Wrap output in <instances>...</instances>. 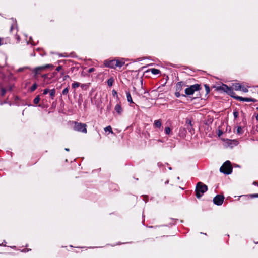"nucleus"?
Segmentation results:
<instances>
[{"label": "nucleus", "mask_w": 258, "mask_h": 258, "mask_svg": "<svg viewBox=\"0 0 258 258\" xmlns=\"http://www.w3.org/2000/svg\"><path fill=\"white\" fill-rule=\"evenodd\" d=\"M144 95L143 96V97L147 98H148L147 95H149L148 92H146V91H144Z\"/></svg>", "instance_id": "obj_32"}, {"label": "nucleus", "mask_w": 258, "mask_h": 258, "mask_svg": "<svg viewBox=\"0 0 258 258\" xmlns=\"http://www.w3.org/2000/svg\"><path fill=\"white\" fill-rule=\"evenodd\" d=\"M162 125L161 121L159 120H156L154 121V126L155 128H160Z\"/></svg>", "instance_id": "obj_12"}, {"label": "nucleus", "mask_w": 258, "mask_h": 258, "mask_svg": "<svg viewBox=\"0 0 258 258\" xmlns=\"http://www.w3.org/2000/svg\"><path fill=\"white\" fill-rule=\"evenodd\" d=\"M80 84L78 82H75L72 84V87L73 88H76L80 86Z\"/></svg>", "instance_id": "obj_20"}, {"label": "nucleus", "mask_w": 258, "mask_h": 258, "mask_svg": "<svg viewBox=\"0 0 258 258\" xmlns=\"http://www.w3.org/2000/svg\"><path fill=\"white\" fill-rule=\"evenodd\" d=\"M114 109L119 115H120L122 113V109L119 104H117L115 105Z\"/></svg>", "instance_id": "obj_11"}, {"label": "nucleus", "mask_w": 258, "mask_h": 258, "mask_svg": "<svg viewBox=\"0 0 258 258\" xmlns=\"http://www.w3.org/2000/svg\"><path fill=\"white\" fill-rule=\"evenodd\" d=\"M218 88L219 90H222L229 95H230L232 97H234L233 95L234 92H233V89L229 87L227 85L222 84L221 85L218 87Z\"/></svg>", "instance_id": "obj_5"}, {"label": "nucleus", "mask_w": 258, "mask_h": 258, "mask_svg": "<svg viewBox=\"0 0 258 258\" xmlns=\"http://www.w3.org/2000/svg\"><path fill=\"white\" fill-rule=\"evenodd\" d=\"M255 118L257 120H258V114L256 115Z\"/></svg>", "instance_id": "obj_41"}, {"label": "nucleus", "mask_w": 258, "mask_h": 258, "mask_svg": "<svg viewBox=\"0 0 258 258\" xmlns=\"http://www.w3.org/2000/svg\"><path fill=\"white\" fill-rule=\"evenodd\" d=\"M37 85L35 83L30 88V91L31 92H33L34 90H35V89L37 88Z\"/></svg>", "instance_id": "obj_21"}, {"label": "nucleus", "mask_w": 258, "mask_h": 258, "mask_svg": "<svg viewBox=\"0 0 258 258\" xmlns=\"http://www.w3.org/2000/svg\"><path fill=\"white\" fill-rule=\"evenodd\" d=\"M204 86H205V89H206V93H209V92H210V88L209 87V86L207 85H205Z\"/></svg>", "instance_id": "obj_27"}, {"label": "nucleus", "mask_w": 258, "mask_h": 258, "mask_svg": "<svg viewBox=\"0 0 258 258\" xmlns=\"http://www.w3.org/2000/svg\"><path fill=\"white\" fill-rule=\"evenodd\" d=\"M126 97H127V100L128 102H130V103H134V102L132 100L131 95L130 92L126 91Z\"/></svg>", "instance_id": "obj_13"}, {"label": "nucleus", "mask_w": 258, "mask_h": 258, "mask_svg": "<svg viewBox=\"0 0 258 258\" xmlns=\"http://www.w3.org/2000/svg\"><path fill=\"white\" fill-rule=\"evenodd\" d=\"M6 93V90L4 88H2L1 90V94L2 96H4Z\"/></svg>", "instance_id": "obj_30"}, {"label": "nucleus", "mask_w": 258, "mask_h": 258, "mask_svg": "<svg viewBox=\"0 0 258 258\" xmlns=\"http://www.w3.org/2000/svg\"><path fill=\"white\" fill-rule=\"evenodd\" d=\"M22 252H25L26 251V250H25V249H23V250H22Z\"/></svg>", "instance_id": "obj_45"}, {"label": "nucleus", "mask_w": 258, "mask_h": 258, "mask_svg": "<svg viewBox=\"0 0 258 258\" xmlns=\"http://www.w3.org/2000/svg\"><path fill=\"white\" fill-rule=\"evenodd\" d=\"M68 92H69V89L68 87L64 89L62 91V94L63 95H67L68 93Z\"/></svg>", "instance_id": "obj_26"}, {"label": "nucleus", "mask_w": 258, "mask_h": 258, "mask_svg": "<svg viewBox=\"0 0 258 258\" xmlns=\"http://www.w3.org/2000/svg\"><path fill=\"white\" fill-rule=\"evenodd\" d=\"M33 72L35 73L36 75L39 74L40 72L39 70H37V68L34 69Z\"/></svg>", "instance_id": "obj_28"}, {"label": "nucleus", "mask_w": 258, "mask_h": 258, "mask_svg": "<svg viewBox=\"0 0 258 258\" xmlns=\"http://www.w3.org/2000/svg\"><path fill=\"white\" fill-rule=\"evenodd\" d=\"M234 98H236L237 100H239L240 101H246V102H254V100L252 98H243L240 96H234Z\"/></svg>", "instance_id": "obj_9"}, {"label": "nucleus", "mask_w": 258, "mask_h": 258, "mask_svg": "<svg viewBox=\"0 0 258 258\" xmlns=\"http://www.w3.org/2000/svg\"><path fill=\"white\" fill-rule=\"evenodd\" d=\"M112 93L113 95L117 94V92L115 90H113Z\"/></svg>", "instance_id": "obj_39"}, {"label": "nucleus", "mask_w": 258, "mask_h": 258, "mask_svg": "<svg viewBox=\"0 0 258 258\" xmlns=\"http://www.w3.org/2000/svg\"><path fill=\"white\" fill-rule=\"evenodd\" d=\"M233 115H234V116L235 118H237V117H238V112H237V111H234V112H233Z\"/></svg>", "instance_id": "obj_29"}, {"label": "nucleus", "mask_w": 258, "mask_h": 258, "mask_svg": "<svg viewBox=\"0 0 258 258\" xmlns=\"http://www.w3.org/2000/svg\"><path fill=\"white\" fill-rule=\"evenodd\" d=\"M114 62L115 63V68H120L122 66H123L125 63L124 59L123 58H121L120 59H114Z\"/></svg>", "instance_id": "obj_8"}, {"label": "nucleus", "mask_w": 258, "mask_h": 258, "mask_svg": "<svg viewBox=\"0 0 258 258\" xmlns=\"http://www.w3.org/2000/svg\"><path fill=\"white\" fill-rule=\"evenodd\" d=\"M61 75H64V72H61Z\"/></svg>", "instance_id": "obj_46"}, {"label": "nucleus", "mask_w": 258, "mask_h": 258, "mask_svg": "<svg viewBox=\"0 0 258 258\" xmlns=\"http://www.w3.org/2000/svg\"><path fill=\"white\" fill-rule=\"evenodd\" d=\"M242 129L241 127H240V126L238 127L237 128V130H236L237 133L238 134H242Z\"/></svg>", "instance_id": "obj_25"}, {"label": "nucleus", "mask_w": 258, "mask_h": 258, "mask_svg": "<svg viewBox=\"0 0 258 258\" xmlns=\"http://www.w3.org/2000/svg\"><path fill=\"white\" fill-rule=\"evenodd\" d=\"M53 67V66L52 64H46V65L43 66L38 67L36 68H37V70H39L40 72H41V71H42L43 70H44V69H46L49 68H52Z\"/></svg>", "instance_id": "obj_10"}, {"label": "nucleus", "mask_w": 258, "mask_h": 258, "mask_svg": "<svg viewBox=\"0 0 258 258\" xmlns=\"http://www.w3.org/2000/svg\"><path fill=\"white\" fill-rule=\"evenodd\" d=\"M65 150L67 151H69V149L65 148Z\"/></svg>", "instance_id": "obj_43"}, {"label": "nucleus", "mask_w": 258, "mask_h": 258, "mask_svg": "<svg viewBox=\"0 0 258 258\" xmlns=\"http://www.w3.org/2000/svg\"><path fill=\"white\" fill-rule=\"evenodd\" d=\"M224 197L223 196L217 195L213 199V202L217 205H221L223 202Z\"/></svg>", "instance_id": "obj_6"}, {"label": "nucleus", "mask_w": 258, "mask_h": 258, "mask_svg": "<svg viewBox=\"0 0 258 258\" xmlns=\"http://www.w3.org/2000/svg\"><path fill=\"white\" fill-rule=\"evenodd\" d=\"M115 63L114 62V59L112 60H106L104 62V66L109 67L110 68H115Z\"/></svg>", "instance_id": "obj_7"}, {"label": "nucleus", "mask_w": 258, "mask_h": 258, "mask_svg": "<svg viewBox=\"0 0 258 258\" xmlns=\"http://www.w3.org/2000/svg\"><path fill=\"white\" fill-rule=\"evenodd\" d=\"M180 91H176L175 95L176 97H179L180 96Z\"/></svg>", "instance_id": "obj_34"}, {"label": "nucleus", "mask_w": 258, "mask_h": 258, "mask_svg": "<svg viewBox=\"0 0 258 258\" xmlns=\"http://www.w3.org/2000/svg\"><path fill=\"white\" fill-rule=\"evenodd\" d=\"M69 77V76L68 75H65L63 77V80H65Z\"/></svg>", "instance_id": "obj_38"}, {"label": "nucleus", "mask_w": 258, "mask_h": 258, "mask_svg": "<svg viewBox=\"0 0 258 258\" xmlns=\"http://www.w3.org/2000/svg\"><path fill=\"white\" fill-rule=\"evenodd\" d=\"M182 82H178L176 85V91H180L182 90Z\"/></svg>", "instance_id": "obj_14"}, {"label": "nucleus", "mask_w": 258, "mask_h": 258, "mask_svg": "<svg viewBox=\"0 0 258 258\" xmlns=\"http://www.w3.org/2000/svg\"><path fill=\"white\" fill-rule=\"evenodd\" d=\"M42 77L44 78V79H46L48 77V74H43L42 75Z\"/></svg>", "instance_id": "obj_36"}, {"label": "nucleus", "mask_w": 258, "mask_h": 258, "mask_svg": "<svg viewBox=\"0 0 258 258\" xmlns=\"http://www.w3.org/2000/svg\"><path fill=\"white\" fill-rule=\"evenodd\" d=\"M94 71V69L92 68L89 69V72L91 73V72H93Z\"/></svg>", "instance_id": "obj_37"}, {"label": "nucleus", "mask_w": 258, "mask_h": 258, "mask_svg": "<svg viewBox=\"0 0 258 258\" xmlns=\"http://www.w3.org/2000/svg\"><path fill=\"white\" fill-rule=\"evenodd\" d=\"M165 132L166 134H169L171 132V129L169 127H167L165 128Z\"/></svg>", "instance_id": "obj_24"}, {"label": "nucleus", "mask_w": 258, "mask_h": 258, "mask_svg": "<svg viewBox=\"0 0 258 258\" xmlns=\"http://www.w3.org/2000/svg\"><path fill=\"white\" fill-rule=\"evenodd\" d=\"M243 92H247L248 91L247 88L244 86H241V90Z\"/></svg>", "instance_id": "obj_23"}, {"label": "nucleus", "mask_w": 258, "mask_h": 258, "mask_svg": "<svg viewBox=\"0 0 258 258\" xmlns=\"http://www.w3.org/2000/svg\"><path fill=\"white\" fill-rule=\"evenodd\" d=\"M85 84H82V85H81V87H82V88H83V87H84V86H85Z\"/></svg>", "instance_id": "obj_44"}, {"label": "nucleus", "mask_w": 258, "mask_h": 258, "mask_svg": "<svg viewBox=\"0 0 258 258\" xmlns=\"http://www.w3.org/2000/svg\"><path fill=\"white\" fill-rule=\"evenodd\" d=\"M104 131L105 132H109L111 133H113V131L112 130V128L110 126H108L107 127H106L105 128H104Z\"/></svg>", "instance_id": "obj_18"}, {"label": "nucleus", "mask_w": 258, "mask_h": 258, "mask_svg": "<svg viewBox=\"0 0 258 258\" xmlns=\"http://www.w3.org/2000/svg\"><path fill=\"white\" fill-rule=\"evenodd\" d=\"M220 171L221 172L226 174H229L232 171V167L229 161H226L223 165L220 167Z\"/></svg>", "instance_id": "obj_2"}, {"label": "nucleus", "mask_w": 258, "mask_h": 258, "mask_svg": "<svg viewBox=\"0 0 258 258\" xmlns=\"http://www.w3.org/2000/svg\"><path fill=\"white\" fill-rule=\"evenodd\" d=\"M55 89H53L50 91V95L52 98L55 96Z\"/></svg>", "instance_id": "obj_19"}, {"label": "nucleus", "mask_w": 258, "mask_h": 258, "mask_svg": "<svg viewBox=\"0 0 258 258\" xmlns=\"http://www.w3.org/2000/svg\"><path fill=\"white\" fill-rule=\"evenodd\" d=\"M87 125L85 123H82L81 122H74V130L82 132L83 133H87Z\"/></svg>", "instance_id": "obj_3"}, {"label": "nucleus", "mask_w": 258, "mask_h": 258, "mask_svg": "<svg viewBox=\"0 0 258 258\" xmlns=\"http://www.w3.org/2000/svg\"><path fill=\"white\" fill-rule=\"evenodd\" d=\"M40 97H39V96H37L34 99V103L35 104H37L39 103V101H40Z\"/></svg>", "instance_id": "obj_22"}, {"label": "nucleus", "mask_w": 258, "mask_h": 258, "mask_svg": "<svg viewBox=\"0 0 258 258\" xmlns=\"http://www.w3.org/2000/svg\"><path fill=\"white\" fill-rule=\"evenodd\" d=\"M56 74V73H54L53 75H55Z\"/></svg>", "instance_id": "obj_49"}, {"label": "nucleus", "mask_w": 258, "mask_h": 258, "mask_svg": "<svg viewBox=\"0 0 258 258\" xmlns=\"http://www.w3.org/2000/svg\"><path fill=\"white\" fill-rule=\"evenodd\" d=\"M233 88L236 91L240 90L241 89V85L239 83H236L233 85Z\"/></svg>", "instance_id": "obj_15"}, {"label": "nucleus", "mask_w": 258, "mask_h": 258, "mask_svg": "<svg viewBox=\"0 0 258 258\" xmlns=\"http://www.w3.org/2000/svg\"><path fill=\"white\" fill-rule=\"evenodd\" d=\"M2 39L0 38V45H1L2 44Z\"/></svg>", "instance_id": "obj_42"}, {"label": "nucleus", "mask_w": 258, "mask_h": 258, "mask_svg": "<svg viewBox=\"0 0 258 258\" xmlns=\"http://www.w3.org/2000/svg\"><path fill=\"white\" fill-rule=\"evenodd\" d=\"M150 71L154 75H157L160 73V71L158 69L154 68L151 69Z\"/></svg>", "instance_id": "obj_16"}, {"label": "nucleus", "mask_w": 258, "mask_h": 258, "mask_svg": "<svg viewBox=\"0 0 258 258\" xmlns=\"http://www.w3.org/2000/svg\"><path fill=\"white\" fill-rule=\"evenodd\" d=\"M61 69H62V66H59L56 68V71L58 72V71H60L61 70Z\"/></svg>", "instance_id": "obj_33"}, {"label": "nucleus", "mask_w": 258, "mask_h": 258, "mask_svg": "<svg viewBox=\"0 0 258 258\" xmlns=\"http://www.w3.org/2000/svg\"><path fill=\"white\" fill-rule=\"evenodd\" d=\"M253 184H254V185H256V183L255 182H254L253 183Z\"/></svg>", "instance_id": "obj_47"}, {"label": "nucleus", "mask_w": 258, "mask_h": 258, "mask_svg": "<svg viewBox=\"0 0 258 258\" xmlns=\"http://www.w3.org/2000/svg\"><path fill=\"white\" fill-rule=\"evenodd\" d=\"M113 82H114V80L112 78H111L110 79H109L108 80H107V84L109 86L111 87L113 85Z\"/></svg>", "instance_id": "obj_17"}, {"label": "nucleus", "mask_w": 258, "mask_h": 258, "mask_svg": "<svg viewBox=\"0 0 258 258\" xmlns=\"http://www.w3.org/2000/svg\"><path fill=\"white\" fill-rule=\"evenodd\" d=\"M191 121H190L189 122V124H191Z\"/></svg>", "instance_id": "obj_48"}, {"label": "nucleus", "mask_w": 258, "mask_h": 258, "mask_svg": "<svg viewBox=\"0 0 258 258\" xmlns=\"http://www.w3.org/2000/svg\"><path fill=\"white\" fill-rule=\"evenodd\" d=\"M252 196L254 197H258V194L253 195Z\"/></svg>", "instance_id": "obj_40"}, {"label": "nucleus", "mask_w": 258, "mask_h": 258, "mask_svg": "<svg viewBox=\"0 0 258 258\" xmlns=\"http://www.w3.org/2000/svg\"><path fill=\"white\" fill-rule=\"evenodd\" d=\"M207 190L208 187L207 185L201 182H198L196 188V197L200 198Z\"/></svg>", "instance_id": "obj_1"}, {"label": "nucleus", "mask_w": 258, "mask_h": 258, "mask_svg": "<svg viewBox=\"0 0 258 258\" xmlns=\"http://www.w3.org/2000/svg\"><path fill=\"white\" fill-rule=\"evenodd\" d=\"M26 68H20L19 69H18L17 71L18 72H22Z\"/></svg>", "instance_id": "obj_35"}, {"label": "nucleus", "mask_w": 258, "mask_h": 258, "mask_svg": "<svg viewBox=\"0 0 258 258\" xmlns=\"http://www.w3.org/2000/svg\"><path fill=\"white\" fill-rule=\"evenodd\" d=\"M49 92V90L48 89H45L43 90V94L46 95Z\"/></svg>", "instance_id": "obj_31"}, {"label": "nucleus", "mask_w": 258, "mask_h": 258, "mask_svg": "<svg viewBox=\"0 0 258 258\" xmlns=\"http://www.w3.org/2000/svg\"><path fill=\"white\" fill-rule=\"evenodd\" d=\"M200 89V85L199 84H195L190 86L189 87L187 88L185 90V92L187 95H191L194 94V92L198 91Z\"/></svg>", "instance_id": "obj_4"}]
</instances>
